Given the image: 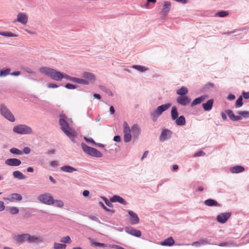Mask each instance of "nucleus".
Instances as JSON below:
<instances>
[{
    "label": "nucleus",
    "mask_w": 249,
    "mask_h": 249,
    "mask_svg": "<svg viewBox=\"0 0 249 249\" xmlns=\"http://www.w3.org/2000/svg\"><path fill=\"white\" fill-rule=\"evenodd\" d=\"M39 71L55 81H60L64 77L63 72L49 67H41L39 69Z\"/></svg>",
    "instance_id": "nucleus-1"
},
{
    "label": "nucleus",
    "mask_w": 249,
    "mask_h": 249,
    "mask_svg": "<svg viewBox=\"0 0 249 249\" xmlns=\"http://www.w3.org/2000/svg\"><path fill=\"white\" fill-rule=\"evenodd\" d=\"M81 145L83 151L88 155L95 158H101L103 156L102 153L97 149L89 146L84 142L81 143Z\"/></svg>",
    "instance_id": "nucleus-2"
},
{
    "label": "nucleus",
    "mask_w": 249,
    "mask_h": 249,
    "mask_svg": "<svg viewBox=\"0 0 249 249\" xmlns=\"http://www.w3.org/2000/svg\"><path fill=\"white\" fill-rule=\"evenodd\" d=\"M0 114L10 122H14L16 120L14 115L4 104H0Z\"/></svg>",
    "instance_id": "nucleus-3"
},
{
    "label": "nucleus",
    "mask_w": 249,
    "mask_h": 249,
    "mask_svg": "<svg viewBox=\"0 0 249 249\" xmlns=\"http://www.w3.org/2000/svg\"><path fill=\"white\" fill-rule=\"evenodd\" d=\"M171 106V103H166L161 105L157 107L153 112H151V116L152 117L153 121H156L162 113L167 110Z\"/></svg>",
    "instance_id": "nucleus-4"
},
{
    "label": "nucleus",
    "mask_w": 249,
    "mask_h": 249,
    "mask_svg": "<svg viewBox=\"0 0 249 249\" xmlns=\"http://www.w3.org/2000/svg\"><path fill=\"white\" fill-rule=\"evenodd\" d=\"M59 124L60 126V128L62 131L66 134L71 131V128L70 127L69 124L67 121L66 115L62 113L59 115Z\"/></svg>",
    "instance_id": "nucleus-5"
},
{
    "label": "nucleus",
    "mask_w": 249,
    "mask_h": 249,
    "mask_svg": "<svg viewBox=\"0 0 249 249\" xmlns=\"http://www.w3.org/2000/svg\"><path fill=\"white\" fill-rule=\"evenodd\" d=\"M14 132L21 134H30L32 133V129L26 124H18L14 127L13 129Z\"/></svg>",
    "instance_id": "nucleus-6"
},
{
    "label": "nucleus",
    "mask_w": 249,
    "mask_h": 249,
    "mask_svg": "<svg viewBox=\"0 0 249 249\" xmlns=\"http://www.w3.org/2000/svg\"><path fill=\"white\" fill-rule=\"evenodd\" d=\"M37 200L41 203L47 205H53V197L52 194L49 193H45L39 195Z\"/></svg>",
    "instance_id": "nucleus-7"
},
{
    "label": "nucleus",
    "mask_w": 249,
    "mask_h": 249,
    "mask_svg": "<svg viewBox=\"0 0 249 249\" xmlns=\"http://www.w3.org/2000/svg\"><path fill=\"white\" fill-rule=\"evenodd\" d=\"M123 125V132L124 134V140L125 142L127 143L130 142L132 139L131 130L129 126L128 125L126 121H124V122Z\"/></svg>",
    "instance_id": "nucleus-8"
},
{
    "label": "nucleus",
    "mask_w": 249,
    "mask_h": 249,
    "mask_svg": "<svg viewBox=\"0 0 249 249\" xmlns=\"http://www.w3.org/2000/svg\"><path fill=\"white\" fill-rule=\"evenodd\" d=\"M191 98L188 96H178L176 99L177 103L182 106H187L191 102Z\"/></svg>",
    "instance_id": "nucleus-9"
},
{
    "label": "nucleus",
    "mask_w": 249,
    "mask_h": 249,
    "mask_svg": "<svg viewBox=\"0 0 249 249\" xmlns=\"http://www.w3.org/2000/svg\"><path fill=\"white\" fill-rule=\"evenodd\" d=\"M13 239L17 243L22 244L25 242L28 243L29 233H22L15 235L13 237Z\"/></svg>",
    "instance_id": "nucleus-10"
},
{
    "label": "nucleus",
    "mask_w": 249,
    "mask_h": 249,
    "mask_svg": "<svg viewBox=\"0 0 249 249\" xmlns=\"http://www.w3.org/2000/svg\"><path fill=\"white\" fill-rule=\"evenodd\" d=\"M124 231L127 233L136 237H140L142 235V232L140 230H136L131 226L126 227Z\"/></svg>",
    "instance_id": "nucleus-11"
},
{
    "label": "nucleus",
    "mask_w": 249,
    "mask_h": 249,
    "mask_svg": "<svg viewBox=\"0 0 249 249\" xmlns=\"http://www.w3.org/2000/svg\"><path fill=\"white\" fill-rule=\"evenodd\" d=\"M231 214L230 212L221 213L217 215L216 220L220 223L224 224L229 219Z\"/></svg>",
    "instance_id": "nucleus-12"
},
{
    "label": "nucleus",
    "mask_w": 249,
    "mask_h": 249,
    "mask_svg": "<svg viewBox=\"0 0 249 249\" xmlns=\"http://www.w3.org/2000/svg\"><path fill=\"white\" fill-rule=\"evenodd\" d=\"M172 132L171 130L168 129H163L160 136V140L161 142H164L166 140L170 139L172 136Z\"/></svg>",
    "instance_id": "nucleus-13"
},
{
    "label": "nucleus",
    "mask_w": 249,
    "mask_h": 249,
    "mask_svg": "<svg viewBox=\"0 0 249 249\" xmlns=\"http://www.w3.org/2000/svg\"><path fill=\"white\" fill-rule=\"evenodd\" d=\"M128 213L130 216L129 222L131 225H134L139 223L140 218L135 213L131 210H128Z\"/></svg>",
    "instance_id": "nucleus-14"
},
{
    "label": "nucleus",
    "mask_w": 249,
    "mask_h": 249,
    "mask_svg": "<svg viewBox=\"0 0 249 249\" xmlns=\"http://www.w3.org/2000/svg\"><path fill=\"white\" fill-rule=\"evenodd\" d=\"M43 242V239L40 236L32 235L29 233L28 243L40 244Z\"/></svg>",
    "instance_id": "nucleus-15"
},
{
    "label": "nucleus",
    "mask_w": 249,
    "mask_h": 249,
    "mask_svg": "<svg viewBox=\"0 0 249 249\" xmlns=\"http://www.w3.org/2000/svg\"><path fill=\"white\" fill-rule=\"evenodd\" d=\"M5 163L11 166H18L21 164V161L18 159L9 158L5 160Z\"/></svg>",
    "instance_id": "nucleus-16"
},
{
    "label": "nucleus",
    "mask_w": 249,
    "mask_h": 249,
    "mask_svg": "<svg viewBox=\"0 0 249 249\" xmlns=\"http://www.w3.org/2000/svg\"><path fill=\"white\" fill-rule=\"evenodd\" d=\"M22 199V196L18 193H13L9 195L7 198H4V199L9 200L11 202L19 201L21 200Z\"/></svg>",
    "instance_id": "nucleus-17"
},
{
    "label": "nucleus",
    "mask_w": 249,
    "mask_h": 249,
    "mask_svg": "<svg viewBox=\"0 0 249 249\" xmlns=\"http://www.w3.org/2000/svg\"><path fill=\"white\" fill-rule=\"evenodd\" d=\"M130 130L133 137L136 138L138 137L141 131V128L136 124H133L132 125Z\"/></svg>",
    "instance_id": "nucleus-18"
},
{
    "label": "nucleus",
    "mask_w": 249,
    "mask_h": 249,
    "mask_svg": "<svg viewBox=\"0 0 249 249\" xmlns=\"http://www.w3.org/2000/svg\"><path fill=\"white\" fill-rule=\"evenodd\" d=\"M110 201L113 202H118L124 205L127 204V202L121 196L118 195H114L110 198Z\"/></svg>",
    "instance_id": "nucleus-19"
},
{
    "label": "nucleus",
    "mask_w": 249,
    "mask_h": 249,
    "mask_svg": "<svg viewBox=\"0 0 249 249\" xmlns=\"http://www.w3.org/2000/svg\"><path fill=\"white\" fill-rule=\"evenodd\" d=\"M16 21L23 25H25L28 22V18L25 13H19L17 15V18Z\"/></svg>",
    "instance_id": "nucleus-20"
},
{
    "label": "nucleus",
    "mask_w": 249,
    "mask_h": 249,
    "mask_svg": "<svg viewBox=\"0 0 249 249\" xmlns=\"http://www.w3.org/2000/svg\"><path fill=\"white\" fill-rule=\"evenodd\" d=\"M208 96L207 95H203L195 98L191 103V107H193L196 105L200 104L203 101H204V100L208 97Z\"/></svg>",
    "instance_id": "nucleus-21"
},
{
    "label": "nucleus",
    "mask_w": 249,
    "mask_h": 249,
    "mask_svg": "<svg viewBox=\"0 0 249 249\" xmlns=\"http://www.w3.org/2000/svg\"><path fill=\"white\" fill-rule=\"evenodd\" d=\"M237 114L239 115H235L233 121H237L241 120L243 117H249V111H238Z\"/></svg>",
    "instance_id": "nucleus-22"
},
{
    "label": "nucleus",
    "mask_w": 249,
    "mask_h": 249,
    "mask_svg": "<svg viewBox=\"0 0 249 249\" xmlns=\"http://www.w3.org/2000/svg\"><path fill=\"white\" fill-rule=\"evenodd\" d=\"M213 104V100L211 99L208 100L206 103L202 104V107L203 109L206 111H210L212 109Z\"/></svg>",
    "instance_id": "nucleus-23"
},
{
    "label": "nucleus",
    "mask_w": 249,
    "mask_h": 249,
    "mask_svg": "<svg viewBox=\"0 0 249 249\" xmlns=\"http://www.w3.org/2000/svg\"><path fill=\"white\" fill-rule=\"evenodd\" d=\"M204 203L205 205L210 207H220L219 204L216 200L212 198H209L204 201Z\"/></svg>",
    "instance_id": "nucleus-24"
},
{
    "label": "nucleus",
    "mask_w": 249,
    "mask_h": 249,
    "mask_svg": "<svg viewBox=\"0 0 249 249\" xmlns=\"http://www.w3.org/2000/svg\"><path fill=\"white\" fill-rule=\"evenodd\" d=\"M176 125L178 126L184 125L186 124L185 118L183 115L178 116L176 119L173 120Z\"/></svg>",
    "instance_id": "nucleus-25"
},
{
    "label": "nucleus",
    "mask_w": 249,
    "mask_h": 249,
    "mask_svg": "<svg viewBox=\"0 0 249 249\" xmlns=\"http://www.w3.org/2000/svg\"><path fill=\"white\" fill-rule=\"evenodd\" d=\"M175 243V241L172 237H169L164 241H161L160 244L163 246H172Z\"/></svg>",
    "instance_id": "nucleus-26"
},
{
    "label": "nucleus",
    "mask_w": 249,
    "mask_h": 249,
    "mask_svg": "<svg viewBox=\"0 0 249 249\" xmlns=\"http://www.w3.org/2000/svg\"><path fill=\"white\" fill-rule=\"evenodd\" d=\"M245 168L241 165H236L231 167L230 171L232 173L238 174L244 171Z\"/></svg>",
    "instance_id": "nucleus-27"
},
{
    "label": "nucleus",
    "mask_w": 249,
    "mask_h": 249,
    "mask_svg": "<svg viewBox=\"0 0 249 249\" xmlns=\"http://www.w3.org/2000/svg\"><path fill=\"white\" fill-rule=\"evenodd\" d=\"M60 170L63 172L71 173L74 171H77V169L75 168L70 165H64L60 167Z\"/></svg>",
    "instance_id": "nucleus-28"
},
{
    "label": "nucleus",
    "mask_w": 249,
    "mask_h": 249,
    "mask_svg": "<svg viewBox=\"0 0 249 249\" xmlns=\"http://www.w3.org/2000/svg\"><path fill=\"white\" fill-rule=\"evenodd\" d=\"M178 117V108L176 106H173L171 110V117L172 120L176 119Z\"/></svg>",
    "instance_id": "nucleus-29"
},
{
    "label": "nucleus",
    "mask_w": 249,
    "mask_h": 249,
    "mask_svg": "<svg viewBox=\"0 0 249 249\" xmlns=\"http://www.w3.org/2000/svg\"><path fill=\"white\" fill-rule=\"evenodd\" d=\"M176 92L177 94L179 95V96H187L186 94L188 92V90L186 87L182 86L178 89Z\"/></svg>",
    "instance_id": "nucleus-30"
},
{
    "label": "nucleus",
    "mask_w": 249,
    "mask_h": 249,
    "mask_svg": "<svg viewBox=\"0 0 249 249\" xmlns=\"http://www.w3.org/2000/svg\"><path fill=\"white\" fill-rule=\"evenodd\" d=\"M171 9V2L169 1H164L161 12L164 13H168Z\"/></svg>",
    "instance_id": "nucleus-31"
},
{
    "label": "nucleus",
    "mask_w": 249,
    "mask_h": 249,
    "mask_svg": "<svg viewBox=\"0 0 249 249\" xmlns=\"http://www.w3.org/2000/svg\"><path fill=\"white\" fill-rule=\"evenodd\" d=\"M83 77L87 80L94 81L95 76L93 74L89 72H84L83 73Z\"/></svg>",
    "instance_id": "nucleus-32"
},
{
    "label": "nucleus",
    "mask_w": 249,
    "mask_h": 249,
    "mask_svg": "<svg viewBox=\"0 0 249 249\" xmlns=\"http://www.w3.org/2000/svg\"><path fill=\"white\" fill-rule=\"evenodd\" d=\"M13 175L16 178L18 179H23L26 178V177L19 171H15L13 172Z\"/></svg>",
    "instance_id": "nucleus-33"
},
{
    "label": "nucleus",
    "mask_w": 249,
    "mask_h": 249,
    "mask_svg": "<svg viewBox=\"0 0 249 249\" xmlns=\"http://www.w3.org/2000/svg\"><path fill=\"white\" fill-rule=\"evenodd\" d=\"M90 242L91 245L93 247L99 248H105L107 247V245L106 244L95 242L92 239L91 240Z\"/></svg>",
    "instance_id": "nucleus-34"
},
{
    "label": "nucleus",
    "mask_w": 249,
    "mask_h": 249,
    "mask_svg": "<svg viewBox=\"0 0 249 249\" xmlns=\"http://www.w3.org/2000/svg\"><path fill=\"white\" fill-rule=\"evenodd\" d=\"M99 204L105 211L108 212L110 214L114 213L115 212L114 210L110 209L107 207L102 201H99Z\"/></svg>",
    "instance_id": "nucleus-35"
},
{
    "label": "nucleus",
    "mask_w": 249,
    "mask_h": 249,
    "mask_svg": "<svg viewBox=\"0 0 249 249\" xmlns=\"http://www.w3.org/2000/svg\"><path fill=\"white\" fill-rule=\"evenodd\" d=\"M132 68L137 70L141 72H144L147 70V68L141 65H135L131 67Z\"/></svg>",
    "instance_id": "nucleus-36"
},
{
    "label": "nucleus",
    "mask_w": 249,
    "mask_h": 249,
    "mask_svg": "<svg viewBox=\"0 0 249 249\" xmlns=\"http://www.w3.org/2000/svg\"><path fill=\"white\" fill-rule=\"evenodd\" d=\"M0 35L6 37H16L17 35L9 31L0 32Z\"/></svg>",
    "instance_id": "nucleus-37"
},
{
    "label": "nucleus",
    "mask_w": 249,
    "mask_h": 249,
    "mask_svg": "<svg viewBox=\"0 0 249 249\" xmlns=\"http://www.w3.org/2000/svg\"><path fill=\"white\" fill-rule=\"evenodd\" d=\"M10 152L14 155H22V151L19 149L15 147L11 148L9 150Z\"/></svg>",
    "instance_id": "nucleus-38"
},
{
    "label": "nucleus",
    "mask_w": 249,
    "mask_h": 249,
    "mask_svg": "<svg viewBox=\"0 0 249 249\" xmlns=\"http://www.w3.org/2000/svg\"><path fill=\"white\" fill-rule=\"evenodd\" d=\"M243 105V98L242 96H240L235 102V107L236 108H239Z\"/></svg>",
    "instance_id": "nucleus-39"
},
{
    "label": "nucleus",
    "mask_w": 249,
    "mask_h": 249,
    "mask_svg": "<svg viewBox=\"0 0 249 249\" xmlns=\"http://www.w3.org/2000/svg\"><path fill=\"white\" fill-rule=\"evenodd\" d=\"M66 244L57 243H54L53 247L54 249H66Z\"/></svg>",
    "instance_id": "nucleus-40"
},
{
    "label": "nucleus",
    "mask_w": 249,
    "mask_h": 249,
    "mask_svg": "<svg viewBox=\"0 0 249 249\" xmlns=\"http://www.w3.org/2000/svg\"><path fill=\"white\" fill-rule=\"evenodd\" d=\"M53 205L59 208H62L64 206V203L61 200L54 199Z\"/></svg>",
    "instance_id": "nucleus-41"
},
{
    "label": "nucleus",
    "mask_w": 249,
    "mask_h": 249,
    "mask_svg": "<svg viewBox=\"0 0 249 249\" xmlns=\"http://www.w3.org/2000/svg\"><path fill=\"white\" fill-rule=\"evenodd\" d=\"M229 15V12L226 11L222 10L217 12L215 14V16H217L221 18L226 17Z\"/></svg>",
    "instance_id": "nucleus-42"
},
{
    "label": "nucleus",
    "mask_w": 249,
    "mask_h": 249,
    "mask_svg": "<svg viewBox=\"0 0 249 249\" xmlns=\"http://www.w3.org/2000/svg\"><path fill=\"white\" fill-rule=\"evenodd\" d=\"M10 70L9 68L1 70L0 71V77H4L10 74Z\"/></svg>",
    "instance_id": "nucleus-43"
},
{
    "label": "nucleus",
    "mask_w": 249,
    "mask_h": 249,
    "mask_svg": "<svg viewBox=\"0 0 249 249\" xmlns=\"http://www.w3.org/2000/svg\"><path fill=\"white\" fill-rule=\"evenodd\" d=\"M225 113L227 114L229 118L231 121H233L235 115L233 113V111L231 109H227L225 110Z\"/></svg>",
    "instance_id": "nucleus-44"
},
{
    "label": "nucleus",
    "mask_w": 249,
    "mask_h": 249,
    "mask_svg": "<svg viewBox=\"0 0 249 249\" xmlns=\"http://www.w3.org/2000/svg\"><path fill=\"white\" fill-rule=\"evenodd\" d=\"M101 198L103 199L104 201L105 204L109 208H113V205L112 204V202L109 200L107 197L105 196H101Z\"/></svg>",
    "instance_id": "nucleus-45"
},
{
    "label": "nucleus",
    "mask_w": 249,
    "mask_h": 249,
    "mask_svg": "<svg viewBox=\"0 0 249 249\" xmlns=\"http://www.w3.org/2000/svg\"><path fill=\"white\" fill-rule=\"evenodd\" d=\"M100 89L105 92L106 93L108 94L109 96H112L113 95V92L109 89H107L104 86H100Z\"/></svg>",
    "instance_id": "nucleus-46"
},
{
    "label": "nucleus",
    "mask_w": 249,
    "mask_h": 249,
    "mask_svg": "<svg viewBox=\"0 0 249 249\" xmlns=\"http://www.w3.org/2000/svg\"><path fill=\"white\" fill-rule=\"evenodd\" d=\"M66 135L68 137H69V138L71 139V140L73 143H75L76 142V141H75V135H74V134L73 132H72L71 131H70L69 133H68L67 134H66Z\"/></svg>",
    "instance_id": "nucleus-47"
},
{
    "label": "nucleus",
    "mask_w": 249,
    "mask_h": 249,
    "mask_svg": "<svg viewBox=\"0 0 249 249\" xmlns=\"http://www.w3.org/2000/svg\"><path fill=\"white\" fill-rule=\"evenodd\" d=\"M9 212L11 214H15L19 212V209L16 207H11L9 208Z\"/></svg>",
    "instance_id": "nucleus-48"
},
{
    "label": "nucleus",
    "mask_w": 249,
    "mask_h": 249,
    "mask_svg": "<svg viewBox=\"0 0 249 249\" xmlns=\"http://www.w3.org/2000/svg\"><path fill=\"white\" fill-rule=\"evenodd\" d=\"M60 241L65 243H70L71 242V239L69 236H66L62 237Z\"/></svg>",
    "instance_id": "nucleus-49"
},
{
    "label": "nucleus",
    "mask_w": 249,
    "mask_h": 249,
    "mask_svg": "<svg viewBox=\"0 0 249 249\" xmlns=\"http://www.w3.org/2000/svg\"><path fill=\"white\" fill-rule=\"evenodd\" d=\"M64 87L68 89H76L77 87V86L73 85L71 83H67L66 85H64Z\"/></svg>",
    "instance_id": "nucleus-50"
},
{
    "label": "nucleus",
    "mask_w": 249,
    "mask_h": 249,
    "mask_svg": "<svg viewBox=\"0 0 249 249\" xmlns=\"http://www.w3.org/2000/svg\"><path fill=\"white\" fill-rule=\"evenodd\" d=\"M220 247H227V246H232L233 243L232 242H222L218 245Z\"/></svg>",
    "instance_id": "nucleus-51"
},
{
    "label": "nucleus",
    "mask_w": 249,
    "mask_h": 249,
    "mask_svg": "<svg viewBox=\"0 0 249 249\" xmlns=\"http://www.w3.org/2000/svg\"><path fill=\"white\" fill-rule=\"evenodd\" d=\"M205 155V153L204 151H203L202 150H200V151H198L197 152H196L194 154V157H200V156H204Z\"/></svg>",
    "instance_id": "nucleus-52"
},
{
    "label": "nucleus",
    "mask_w": 249,
    "mask_h": 249,
    "mask_svg": "<svg viewBox=\"0 0 249 249\" xmlns=\"http://www.w3.org/2000/svg\"><path fill=\"white\" fill-rule=\"evenodd\" d=\"M200 242H201V245H205L207 244H211L210 241L209 240L207 239H202L200 240Z\"/></svg>",
    "instance_id": "nucleus-53"
},
{
    "label": "nucleus",
    "mask_w": 249,
    "mask_h": 249,
    "mask_svg": "<svg viewBox=\"0 0 249 249\" xmlns=\"http://www.w3.org/2000/svg\"><path fill=\"white\" fill-rule=\"evenodd\" d=\"M22 151V154H28L31 152V149L29 147H25Z\"/></svg>",
    "instance_id": "nucleus-54"
},
{
    "label": "nucleus",
    "mask_w": 249,
    "mask_h": 249,
    "mask_svg": "<svg viewBox=\"0 0 249 249\" xmlns=\"http://www.w3.org/2000/svg\"><path fill=\"white\" fill-rule=\"evenodd\" d=\"M63 78L72 82L73 77L65 73H63Z\"/></svg>",
    "instance_id": "nucleus-55"
},
{
    "label": "nucleus",
    "mask_w": 249,
    "mask_h": 249,
    "mask_svg": "<svg viewBox=\"0 0 249 249\" xmlns=\"http://www.w3.org/2000/svg\"><path fill=\"white\" fill-rule=\"evenodd\" d=\"M242 98H244L245 99H248L249 98V91L246 92L245 91L242 92Z\"/></svg>",
    "instance_id": "nucleus-56"
},
{
    "label": "nucleus",
    "mask_w": 249,
    "mask_h": 249,
    "mask_svg": "<svg viewBox=\"0 0 249 249\" xmlns=\"http://www.w3.org/2000/svg\"><path fill=\"white\" fill-rule=\"evenodd\" d=\"M47 87L49 88H57L58 87V86L54 83H48Z\"/></svg>",
    "instance_id": "nucleus-57"
},
{
    "label": "nucleus",
    "mask_w": 249,
    "mask_h": 249,
    "mask_svg": "<svg viewBox=\"0 0 249 249\" xmlns=\"http://www.w3.org/2000/svg\"><path fill=\"white\" fill-rule=\"evenodd\" d=\"M109 246L113 249H124V248H123L121 246L117 245H109Z\"/></svg>",
    "instance_id": "nucleus-58"
},
{
    "label": "nucleus",
    "mask_w": 249,
    "mask_h": 249,
    "mask_svg": "<svg viewBox=\"0 0 249 249\" xmlns=\"http://www.w3.org/2000/svg\"><path fill=\"white\" fill-rule=\"evenodd\" d=\"M89 218L94 221H96V222H99V218L96 217V216H94V215H89L88 216Z\"/></svg>",
    "instance_id": "nucleus-59"
},
{
    "label": "nucleus",
    "mask_w": 249,
    "mask_h": 249,
    "mask_svg": "<svg viewBox=\"0 0 249 249\" xmlns=\"http://www.w3.org/2000/svg\"><path fill=\"white\" fill-rule=\"evenodd\" d=\"M80 84L87 85L89 84V81L86 79L81 78Z\"/></svg>",
    "instance_id": "nucleus-60"
},
{
    "label": "nucleus",
    "mask_w": 249,
    "mask_h": 249,
    "mask_svg": "<svg viewBox=\"0 0 249 249\" xmlns=\"http://www.w3.org/2000/svg\"><path fill=\"white\" fill-rule=\"evenodd\" d=\"M235 98V96L234 94L230 93L227 97V99L229 100H233Z\"/></svg>",
    "instance_id": "nucleus-61"
},
{
    "label": "nucleus",
    "mask_w": 249,
    "mask_h": 249,
    "mask_svg": "<svg viewBox=\"0 0 249 249\" xmlns=\"http://www.w3.org/2000/svg\"><path fill=\"white\" fill-rule=\"evenodd\" d=\"M113 141L116 142H120L121 138L119 135H115L113 138Z\"/></svg>",
    "instance_id": "nucleus-62"
},
{
    "label": "nucleus",
    "mask_w": 249,
    "mask_h": 249,
    "mask_svg": "<svg viewBox=\"0 0 249 249\" xmlns=\"http://www.w3.org/2000/svg\"><path fill=\"white\" fill-rule=\"evenodd\" d=\"M91 108H88L87 112V115L90 118H92L93 116L92 113L91 112Z\"/></svg>",
    "instance_id": "nucleus-63"
},
{
    "label": "nucleus",
    "mask_w": 249,
    "mask_h": 249,
    "mask_svg": "<svg viewBox=\"0 0 249 249\" xmlns=\"http://www.w3.org/2000/svg\"><path fill=\"white\" fill-rule=\"evenodd\" d=\"M214 87V84L213 83H209L206 85L205 88L207 89H209L211 88H213Z\"/></svg>",
    "instance_id": "nucleus-64"
}]
</instances>
